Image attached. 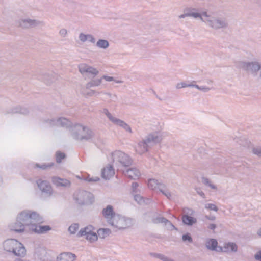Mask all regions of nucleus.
<instances>
[{
  "label": "nucleus",
  "mask_w": 261,
  "mask_h": 261,
  "mask_svg": "<svg viewBox=\"0 0 261 261\" xmlns=\"http://www.w3.org/2000/svg\"><path fill=\"white\" fill-rule=\"evenodd\" d=\"M239 66L240 68L253 75H256L257 72L261 70V64L257 61H241L239 62Z\"/></svg>",
  "instance_id": "9"
},
{
  "label": "nucleus",
  "mask_w": 261,
  "mask_h": 261,
  "mask_svg": "<svg viewBox=\"0 0 261 261\" xmlns=\"http://www.w3.org/2000/svg\"><path fill=\"white\" fill-rule=\"evenodd\" d=\"M134 197V200L139 204H141L144 201L143 197L139 194H135Z\"/></svg>",
  "instance_id": "48"
},
{
  "label": "nucleus",
  "mask_w": 261,
  "mask_h": 261,
  "mask_svg": "<svg viewBox=\"0 0 261 261\" xmlns=\"http://www.w3.org/2000/svg\"><path fill=\"white\" fill-rule=\"evenodd\" d=\"M165 224L167 225L168 229L169 230H177V228L168 219L167 221H165Z\"/></svg>",
  "instance_id": "44"
},
{
  "label": "nucleus",
  "mask_w": 261,
  "mask_h": 261,
  "mask_svg": "<svg viewBox=\"0 0 261 261\" xmlns=\"http://www.w3.org/2000/svg\"><path fill=\"white\" fill-rule=\"evenodd\" d=\"M191 86V85L190 84H187L185 83H184V82H181V83H178L177 85H176V88L177 89H180V88H185V87H190Z\"/></svg>",
  "instance_id": "51"
},
{
  "label": "nucleus",
  "mask_w": 261,
  "mask_h": 261,
  "mask_svg": "<svg viewBox=\"0 0 261 261\" xmlns=\"http://www.w3.org/2000/svg\"><path fill=\"white\" fill-rule=\"evenodd\" d=\"M79 37L80 40L83 42L87 40V35H85L83 33H81Z\"/></svg>",
  "instance_id": "53"
},
{
  "label": "nucleus",
  "mask_w": 261,
  "mask_h": 261,
  "mask_svg": "<svg viewBox=\"0 0 261 261\" xmlns=\"http://www.w3.org/2000/svg\"><path fill=\"white\" fill-rule=\"evenodd\" d=\"M87 40L92 43H94L96 41L93 36L91 34H87Z\"/></svg>",
  "instance_id": "55"
},
{
  "label": "nucleus",
  "mask_w": 261,
  "mask_h": 261,
  "mask_svg": "<svg viewBox=\"0 0 261 261\" xmlns=\"http://www.w3.org/2000/svg\"><path fill=\"white\" fill-rule=\"evenodd\" d=\"M181 220L182 223L187 226H192L197 222L196 218L191 216H188V215H183Z\"/></svg>",
  "instance_id": "20"
},
{
  "label": "nucleus",
  "mask_w": 261,
  "mask_h": 261,
  "mask_svg": "<svg viewBox=\"0 0 261 261\" xmlns=\"http://www.w3.org/2000/svg\"><path fill=\"white\" fill-rule=\"evenodd\" d=\"M126 174L129 178L135 179L140 176V173L137 168H131L126 170Z\"/></svg>",
  "instance_id": "21"
},
{
  "label": "nucleus",
  "mask_w": 261,
  "mask_h": 261,
  "mask_svg": "<svg viewBox=\"0 0 261 261\" xmlns=\"http://www.w3.org/2000/svg\"><path fill=\"white\" fill-rule=\"evenodd\" d=\"M167 219L163 217H159V215L154 216L153 219H152V222L154 224L165 223Z\"/></svg>",
  "instance_id": "33"
},
{
  "label": "nucleus",
  "mask_w": 261,
  "mask_h": 261,
  "mask_svg": "<svg viewBox=\"0 0 261 261\" xmlns=\"http://www.w3.org/2000/svg\"><path fill=\"white\" fill-rule=\"evenodd\" d=\"M103 216L109 220H112L115 216L116 214L114 211L113 207L111 205H108L106 208L102 211Z\"/></svg>",
  "instance_id": "17"
},
{
  "label": "nucleus",
  "mask_w": 261,
  "mask_h": 261,
  "mask_svg": "<svg viewBox=\"0 0 261 261\" xmlns=\"http://www.w3.org/2000/svg\"><path fill=\"white\" fill-rule=\"evenodd\" d=\"M255 259L258 261H261V250L258 251L254 256Z\"/></svg>",
  "instance_id": "58"
},
{
  "label": "nucleus",
  "mask_w": 261,
  "mask_h": 261,
  "mask_svg": "<svg viewBox=\"0 0 261 261\" xmlns=\"http://www.w3.org/2000/svg\"><path fill=\"white\" fill-rule=\"evenodd\" d=\"M37 223H34L29 228V229L32 230L37 234H44L46 233L49 230H51L52 228L49 225H38Z\"/></svg>",
  "instance_id": "12"
},
{
  "label": "nucleus",
  "mask_w": 261,
  "mask_h": 261,
  "mask_svg": "<svg viewBox=\"0 0 261 261\" xmlns=\"http://www.w3.org/2000/svg\"><path fill=\"white\" fill-rule=\"evenodd\" d=\"M108 222L112 226L119 229H124L132 226L134 223V220L118 215H116L112 220H109Z\"/></svg>",
  "instance_id": "5"
},
{
  "label": "nucleus",
  "mask_w": 261,
  "mask_h": 261,
  "mask_svg": "<svg viewBox=\"0 0 261 261\" xmlns=\"http://www.w3.org/2000/svg\"><path fill=\"white\" fill-rule=\"evenodd\" d=\"M196 9L192 8H187L184 10V14L180 15L179 18H184L186 17H193L195 18H199L201 20V15L200 13L195 12Z\"/></svg>",
  "instance_id": "13"
},
{
  "label": "nucleus",
  "mask_w": 261,
  "mask_h": 261,
  "mask_svg": "<svg viewBox=\"0 0 261 261\" xmlns=\"http://www.w3.org/2000/svg\"><path fill=\"white\" fill-rule=\"evenodd\" d=\"M39 79L43 81L46 85H49L55 80V77L53 76V74H49L45 73L42 75V76H40Z\"/></svg>",
  "instance_id": "24"
},
{
  "label": "nucleus",
  "mask_w": 261,
  "mask_h": 261,
  "mask_svg": "<svg viewBox=\"0 0 261 261\" xmlns=\"http://www.w3.org/2000/svg\"><path fill=\"white\" fill-rule=\"evenodd\" d=\"M94 227L92 225H89L84 228L81 229L78 232L77 237H82L83 236H87L89 233H92L94 232Z\"/></svg>",
  "instance_id": "23"
},
{
  "label": "nucleus",
  "mask_w": 261,
  "mask_h": 261,
  "mask_svg": "<svg viewBox=\"0 0 261 261\" xmlns=\"http://www.w3.org/2000/svg\"><path fill=\"white\" fill-rule=\"evenodd\" d=\"M98 73L99 71L96 68L90 66L86 74L90 75L91 77H94Z\"/></svg>",
  "instance_id": "35"
},
{
  "label": "nucleus",
  "mask_w": 261,
  "mask_h": 261,
  "mask_svg": "<svg viewBox=\"0 0 261 261\" xmlns=\"http://www.w3.org/2000/svg\"><path fill=\"white\" fill-rule=\"evenodd\" d=\"M79 225L77 223H74L69 226L68 228V231L70 232V233L74 234L79 229Z\"/></svg>",
  "instance_id": "41"
},
{
  "label": "nucleus",
  "mask_w": 261,
  "mask_h": 261,
  "mask_svg": "<svg viewBox=\"0 0 261 261\" xmlns=\"http://www.w3.org/2000/svg\"><path fill=\"white\" fill-rule=\"evenodd\" d=\"M159 215L156 212L148 211L143 214V218L146 222H152V219H153V217Z\"/></svg>",
  "instance_id": "25"
},
{
  "label": "nucleus",
  "mask_w": 261,
  "mask_h": 261,
  "mask_svg": "<svg viewBox=\"0 0 261 261\" xmlns=\"http://www.w3.org/2000/svg\"><path fill=\"white\" fill-rule=\"evenodd\" d=\"M51 181L57 187H67L70 186V181L65 178H61L58 176H53Z\"/></svg>",
  "instance_id": "16"
},
{
  "label": "nucleus",
  "mask_w": 261,
  "mask_h": 261,
  "mask_svg": "<svg viewBox=\"0 0 261 261\" xmlns=\"http://www.w3.org/2000/svg\"><path fill=\"white\" fill-rule=\"evenodd\" d=\"M114 174V169L111 165L107 168H103L101 170V177L106 180L109 179Z\"/></svg>",
  "instance_id": "19"
},
{
  "label": "nucleus",
  "mask_w": 261,
  "mask_h": 261,
  "mask_svg": "<svg viewBox=\"0 0 261 261\" xmlns=\"http://www.w3.org/2000/svg\"><path fill=\"white\" fill-rule=\"evenodd\" d=\"M182 240L184 242H188L189 243H192L193 239L189 233H186L182 236Z\"/></svg>",
  "instance_id": "42"
},
{
  "label": "nucleus",
  "mask_w": 261,
  "mask_h": 261,
  "mask_svg": "<svg viewBox=\"0 0 261 261\" xmlns=\"http://www.w3.org/2000/svg\"><path fill=\"white\" fill-rule=\"evenodd\" d=\"M114 124H117L124 129L126 132L132 133V130L130 126L124 121L117 119Z\"/></svg>",
  "instance_id": "27"
},
{
  "label": "nucleus",
  "mask_w": 261,
  "mask_h": 261,
  "mask_svg": "<svg viewBox=\"0 0 261 261\" xmlns=\"http://www.w3.org/2000/svg\"><path fill=\"white\" fill-rule=\"evenodd\" d=\"M206 248L211 251L221 252L223 251V247L218 246L217 240L215 239H208L205 243Z\"/></svg>",
  "instance_id": "11"
},
{
  "label": "nucleus",
  "mask_w": 261,
  "mask_h": 261,
  "mask_svg": "<svg viewBox=\"0 0 261 261\" xmlns=\"http://www.w3.org/2000/svg\"><path fill=\"white\" fill-rule=\"evenodd\" d=\"M43 222V218L36 212L24 210L18 215L16 221L11 224L9 227L11 230L20 233L24 231L25 226L29 228L34 223L40 224Z\"/></svg>",
  "instance_id": "1"
},
{
  "label": "nucleus",
  "mask_w": 261,
  "mask_h": 261,
  "mask_svg": "<svg viewBox=\"0 0 261 261\" xmlns=\"http://www.w3.org/2000/svg\"><path fill=\"white\" fill-rule=\"evenodd\" d=\"M201 20L215 30L225 29L228 26V23L225 18L216 17H212V18H203L202 17L201 18Z\"/></svg>",
  "instance_id": "6"
},
{
  "label": "nucleus",
  "mask_w": 261,
  "mask_h": 261,
  "mask_svg": "<svg viewBox=\"0 0 261 261\" xmlns=\"http://www.w3.org/2000/svg\"><path fill=\"white\" fill-rule=\"evenodd\" d=\"M38 188L42 193L48 196H50L53 192V190L50 183L47 180L39 179L37 181Z\"/></svg>",
  "instance_id": "10"
},
{
  "label": "nucleus",
  "mask_w": 261,
  "mask_h": 261,
  "mask_svg": "<svg viewBox=\"0 0 261 261\" xmlns=\"http://www.w3.org/2000/svg\"><path fill=\"white\" fill-rule=\"evenodd\" d=\"M217 227V225L215 224H211L208 227V229L214 230L215 228Z\"/></svg>",
  "instance_id": "63"
},
{
  "label": "nucleus",
  "mask_w": 261,
  "mask_h": 261,
  "mask_svg": "<svg viewBox=\"0 0 261 261\" xmlns=\"http://www.w3.org/2000/svg\"><path fill=\"white\" fill-rule=\"evenodd\" d=\"M55 164L54 163H50L48 164H43L42 165H40L38 163H35L34 164V168H38L40 169H41L42 170H46L47 168H50L52 167L53 166H54Z\"/></svg>",
  "instance_id": "32"
},
{
  "label": "nucleus",
  "mask_w": 261,
  "mask_h": 261,
  "mask_svg": "<svg viewBox=\"0 0 261 261\" xmlns=\"http://www.w3.org/2000/svg\"><path fill=\"white\" fill-rule=\"evenodd\" d=\"M159 182L158 180L155 179H150L148 180V186L152 189H155L158 187Z\"/></svg>",
  "instance_id": "38"
},
{
  "label": "nucleus",
  "mask_w": 261,
  "mask_h": 261,
  "mask_svg": "<svg viewBox=\"0 0 261 261\" xmlns=\"http://www.w3.org/2000/svg\"><path fill=\"white\" fill-rule=\"evenodd\" d=\"M86 239L89 241L90 242L92 243L96 241L98 239V235L97 233L94 232L92 233H89L88 235L85 236Z\"/></svg>",
  "instance_id": "39"
},
{
  "label": "nucleus",
  "mask_w": 261,
  "mask_h": 261,
  "mask_svg": "<svg viewBox=\"0 0 261 261\" xmlns=\"http://www.w3.org/2000/svg\"><path fill=\"white\" fill-rule=\"evenodd\" d=\"M96 46L100 48L106 49L109 46V43L108 40L101 39L97 41Z\"/></svg>",
  "instance_id": "31"
},
{
  "label": "nucleus",
  "mask_w": 261,
  "mask_h": 261,
  "mask_svg": "<svg viewBox=\"0 0 261 261\" xmlns=\"http://www.w3.org/2000/svg\"><path fill=\"white\" fill-rule=\"evenodd\" d=\"M97 232L98 237L99 236L100 238L104 239L111 233V231L108 228H100Z\"/></svg>",
  "instance_id": "29"
},
{
  "label": "nucleus",
  "mask_w": 261,
  "mask_h": 261,
  "mask_svg": "<svg viewBox=\"0 0 261 261\" xmlns=\"http://www.w3.org/2000/svg\"><path fill=\"white\" fill-rule=\"evenodd\" d=\"M150 255L161 260L164 255L157 253H150Z\"/></svg>",
  "instance_id": "54"
},
{
  "label": "nucleus",
  "mask_w": 261,
  "mask_h": 261,
  "mask_svg": "<svg viewBox=\"0 0 261 261\" xmlns=\"http://www.w3.org/2000/svg\"><path fill=\"white\" fill-rule=\"evenodd\" d=\"M3 247L5 251L14 256L23 257L26 254L24 245L16 239L5 240L3 243Z\"/></svg>",
  "instance_id": "2"
},
{
  "label": "nucleus",
  "mask_w": 261,
  "mask_h": 261,
  "mask_svg": "<svg viewBox=\"0 0 261 261\" xmlns=\"http://www.w3.org/2000/svg\"><path fill=\"white\" fill-rule=\"evenodd\" d=\"M72 137L76 140L89 141L94 136L93 131L80 124H75L71 132Z\"/></svg>",
  "instance_id": "3"
},
{
  "label": "nucleus",
  "mask_w": 261,
  "mask_h": 261,
  "mask_svg": "<svg viewBox=\"0 0 261 261\" xmlns=\"http://www.w3.org/2000/svg\"><path fill=\"white\" fill-rule=\"evenodd\" d=\"M84 180L88 182H95L100 180L98 177H90L89 175L84 178Z\"/></svg>",
  "instance_id": "49"
},
{
  "label": "nucleus",
  "mask_w": 261,
  "mask_h": 261,
  "mask_svg": "<svg viewBox=\"0 0 261 261\" xmlns=\"http://www.w3.org/2000/svg\"><path fill=\"white\" fill-rule=\"evenodd\" d=\"M100 79H101V80L102 79H105L107 81H112L114 80V79L112 76H109L107 75H103Z\"/></svg>",
  "instance_id": "56"
},
{
  "label": "nucleus",
  "mask_w": 261,
  "mask_h": 261,
  "mask_svg": "<svg viewBox=\"0 0 261 261\" xmlns=\"http://www.w3.org/2000/svg\"><path fill=\"white\" fill-rule=\"evenodd\" d=\"M252 152L258 156L261 157V147H253L252 148Z\"/></svg>",
  "instance_id": "46"
},
{
  "label": "nucleus",
  "mask_w": 261,
  "mask_h": 261,
  "mask_svg": "<svg viewBox=\"0 0 261 261\" xmlns=\"http://www.w3.org/2000/svg\"><path fill=\"white\" fill-rule=\"evenodd\" d=\"M162 140V136L155 132L148 134L145 139L139 143V145L142 147L145 152H147L152 146L160 143Z\"/></svg>",
  "instance_id": "4"
},
{
  "label": "nucleus",
  "mask_w": 261,
  "mask_h": 261,
  "mask_svg": "<svg viewBox=\"0 0 261 261\" xmlns=\"http://www.w3.org/2000/svg\"><path fill=\"white\" fill-rule=\"evenodd\" d=\"M29 113L28 109L24 107L21 106H16L8 109L4 112V114H20L22 115H27Z\"/></svg>",
  "instance_id": "14"
},
{
  "label": "nucleus",
  "mask_w": 261,
  "mask_h": 261,
  "mask_svg": "<svg viewBox=\"0 0 261 261\" xmlns=\"http://www.w3.org/2000/svg\"><path fill=\"white\" fill-rule=\"evenodd\" d=\"M96 93V91L93 90H91L89 92L84 93V95L87 96H92Z\"/></svg>",
  "instance_id": "57"
},
{
  "label": "nucleus",
  "mask_w": 261,
  "mask_h": 261,
  "mask_svg": "<svg viewBox=\"0 0 261 261\" xmlns=\"http://www.w3.org/2000/svg\"><path fill=\"white\" fill-rule=\"evenodd\" d=\"M43 122L44 123H48L50 126H53L57 125V120L55 119H45Z\"/></svg>",
  "instance_id": "45"
},
{
  "label": "nucleus",
  "mask_w": 261,
  "mask_h": 261,
  "mask_svg": "<svg viewBox=\"0 0 261 261\" xmlns=\"http://www.w3.org/2000/svg\"><path fill=\"white\" fill-rule=\"evenodd\" d=\"M139 186V184L137 182H133L132 184V192L133 193H137V188Z\"/></svg>",
  "instance_id": "50"
},
{
  "label": "nucleus",
  "mask_w": 261,
  "mask_h": 261,
  "mask_svg": "<svg viewBox=\"0 0 261 261\" xmlns=\"http://www.w3.org/2000/svg\"><path fill=\"white\" fill-rule=\"evenodd\" d=\"M205 208L210 210L214 211L215 212H217L218 210L217 206L215 204L212 203L206 204L205 205Z\"/></svg>",
  "instance_id": "43"
},
{
  "label": "nucleus",
  "mask_w": 261,
  "mask_h": 261,
  "mask_svg": "<svg viewBox=\"0 0 261 261\" xmlns=\"http://www.w3.org/2000/svg\"><path fill=\"white\" fill-rule=\"evenodd\" d=\"M76 256L71 252H63L57 257V261H73Z\"/></svg>",
  "instance_id": "18"
},
{
  "label": "nucleus",
  "mask_w": 261,
  "mask_h": 261,
  "mask_svg": "<svg viewBox=\"0 0 261 261\" xmlns=\"http://www.w3.org/2000/svg\"><path fill=\"white\" fill-rule=\"evenodd\" d=\"M238 250V246L237 244L234 243L229 242L226 243L223 247V252H236Z\"/></svg>",
  "instance_id": "22"
},
{
  "label": "nucleus",
  "mask_w": 261,
  "mask_h": 261,
  "mask_svg": "<svg viewBox=\"0 0 261 261\" xmlns=\"http://www.w3.org/2000/svg\"><path fill=\"white\" fill-rule=\"evenodd\" d=\"M200 14L201 15V17H202L203 16L205 17V18H212V16L207 14L206 12H203L201 14L200 13Z\"/></svg>",
  "instance_id": "62"
},
{
  "label": "nucleus",
  "mask_w": 261,
  "mask_h": 261,
  "mask_svg": "<svg viewBox=\"0 0 261 261\" xmlns=\"http://www.w3.org/2000/svg\"><path fill=\"white\" fill-rule=\"evenodd\" d=\"M56 125H60L63 127H71V123L67 119L61 117L57 120Z\"/></svg>",
  "instance_id": "26"
},
{
  "label": "nucleus",
  "mask_w": 261,
  "mask_h": 261,
  "mask_svg": "<svg viewBox=\"0 0 261 261\" xmlns=\"http://www.w3.org/2000/svg\"><path fill=\"white\" fill-rule=\"evenodd\" d=\"M89 66V65L85 63L80 64L78 66L79 70L82 75H84L86 73Z\"/></svg>",
  "instance_id": "34"
},
{
  "label": "nucleus",
  "mask_w": 261,
  "mask_h": 261,
  "mask_svg": "<svg viewBox=\"0 0 261 261\" xmlns=\"http://www.w3.org/2000/svg\"><path fill=\"white\" fill-rule=\"evenodd\" d=\"M201 179H202V182L204 185L210 187L211 189H214V190H215L217 189V187L215 185L212 184L208 178H207L205 177H202L201 178Z\"/></svg>",
  "instance_id": "40"
},
{
  "label": "nucleus",
  "mask_w": 261,
  "mask_h": 261,
  "mask_svg": "<svg viewBox=\"0 0 261 261\" xmlns=\"http://www.w3.org/2000/svg\"><path fill=\"white\" fill-rule=\"evenodd\" d=\"M67 33V31L65 29H62L60 30V31L59 32V34L64 37L66 36Z\"/></svg>",
  "instance_id": "61"
},
{
  "label": "nucleus",
  "mask_w": 261,
  "mask_h": 261,
  "mask_svg": "<svg viewBox=\"0 0 261 261\" xmlns=\"http://www.w3.org/2000/svg\"><path fill=\"white\" fill-rule=\"evenodd\" d=\"M102 113L105 114L109 119L113 123H114L118 119L113 117L107 108H104L103 109Z\"/></svg>",
  "instance_id": "36"
},
{
  "label": "nucleus",
  "mask_w": 261,
  "mask_h": 261,
  "mask_svg": "<svg viewBox=\"0 0 261 261\" xmlns=\"http://www.w3.org/2000/svg\"><path fill=\"white\" fill-rule=\"evenodd\" d=\"M162 194L166 196L168 199H170L171 197V193L168 190H165L162 192Z\"/></svg>",
  "instance_id": "59"
},
{
  "label": "nucleus",
  "mask_w": 261,
  "mask_h": 261,
  "mask_svg": "<svg viewBox=\"0 0 261 261\" xmlns=\"http://www.w3.org/2000/svg\"><path fill=\"white\" fill-rule=\"evenodd\" d=\"M183 213H184V215H188V216H191L193 215L194 211L191 208L186 207L183 209Z\"/></svg>",
  "instance_id": "47"
},
{
  "label": "nucleus",
  "mask_w": 261,
  "mask_h": 261,
  "mask_svg": "<svg viewBox=\"0 0 261 261\" xmlns=\"http://www.w3.org/2000/svg\"><path fill=\"white\" fill-rule=\"evenodd\" d=\"M35 254L38 258L42 259L45 256L46 251L44 248L39 247L35 249Z\"/></svg>",
  "instance_id": "28"
},
{
  "label": "nucleus",
  "mask_w": 261,
  "mask_h": 261,
  "mask_svg": "<svg viewBox=\"0 0 261 261\" xmlns=\"http://www.w3.org/2000/svg\"><path fill=\"white\" fill-rule=\"evenodd\" d=\"M101 83V79L92 80L86 85V88L89 89L94 86H98Z\"/></svg>",
  "instance_id": "30"
},
{
  "label": "nucleus",
  "mask_w": 261,
  "mask_h": 261,
  "mask_svg": "<svg viewBox=\"0 0 261 261\" xmlns=\"http://www.w3.org/2000/svg\"><path fill=\"white\" fill-rule=\"evenodd\" d=\"M40 23V22L36 20L31 19H25L19 20L18 22V25L22 28H28L34 27Z\"/></svg>",
  "instance_id": "15"
},
{
  "label": "nucleus",
  "mask_w": 261,
  "mask_h": 261,
  "mask_svg": "<svg viewBox=\"0 0 261 261\" xmlns=\"http://www.w3.org/2000/svg\"><path fill=\"white\" fill-rule=\"evenodd\" d=\"M205 218L207 219H208V220H212V221L215 220V219H216V217L214 216H207V215H206L205 216Z\"/></svg>",
  "instance_id": "64"
},
{
  "label": "nucleus",
  "mask_w": 261,
  "mask_h": 261,
  "mask_svg": "<svg viewBox=\"0 0 261 261\" xmlns=\"http://www.w3.org/2000/svg\"><path fill=\"white\" fill-rule=\"evenodd\" d=\"M66 154L61 152L60 151H58L56 153V162L58 163H60L62 160L66 158Z\"/></svg>",
  "instance_id": "37"
},
{
  "label": "nucleus",
  "mask_w": 261,
  "mask_h": 261,
  "mask_svg": "<svg viewBox=\"0 0 261 261\" xmlns=\"http://www.w3.org/2000/svg\"><path fill=\"white\" fill-rule=\"evenodd\" d=\"M75 199L80 205H89L94 201L93 195L90 192L85 190H80L75 196Z\"/></svg>",
  "instance_id": "8"
},
{
  "label": "nucleus",
  "mask_w": 261,
  "mask_h": 261,
  "mask_svg": "<svg viewBox=\"0 0 261 261\" xmlns=\"http://www.w3.org/2000/svg\"><path fill=\"white\" fill-rule=\"evenodd\" d=\"M157 188L161 192H163L165 190H167L166 186L162 183L159 182Z\"/></svg>",
  "instance_id": "52"
},
{
  "label": "nucleus",
  "mask_w": 261,
  "mask_h": 261,
  "mask_svg": "<svg viewBox=\"0 0 261 261\" xmlns=\"http://www.w3.org/2000/svg\"><path fill=\"white\" fill-rule=\"evenodd\" d=\"M199 90L204 92H206L210 90V88L205 86H202L200 87Z\"/></svg>",
  "instance_id": "60"
},
{
  "label": "nucleus",
  "mask_w": 261,
  "mask_h": 261,
  "mask_svg": "<svg viewBox=\"0 0 261 261\" xmlns=\"http://www.w3.org/2000/svg\"><path fill=\"white\" fill-rule=\"evenodd\" d=\"M113 163H119L123 167H129L132 165L133 160L131 158L121 151H115L112 153Z\"/></svg>",
  "instance_id": "7"
}]
</instances>
